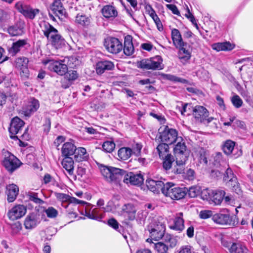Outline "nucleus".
<instances>
[{
	"instance_id": "f257e3e1",
	"label": "nucleus",
	"mask_w": 253,
	"mask_h": 253,
	"mask_svg": "<svg viewBox=\"0 0 253 253\" xmlns=\"http://www.w3.org/2000/svg\"><path fill=\"white\" fill-rule=\"evenodd\" d=\"M77 62L74 57H65L64 59L59 60H48L43 61L48 69L56 73L60 76L65 75L68 71V68H73Z\"/></svg>"
},
{
	"instance_id": "f03ea898",
	"label": "nucleus",
	"mask_w": 253,
	"mask_h": 253,
	"mask_svg": "<svg viewBox=\"0 0 253 253\" xmlns=\"http://www.w3.org/2000/svg\"><path fill=\"white\" fill-rule=\"evenodd\" d=\"M40 26L43 35L52 46L59 48L65 45V40L53 26L46 22H42Z\"/></svg>"
},
{
	"instance_id": "7ed1b4c3",
	"label": "nucleus",
	"mask_w": 253,
	"mask_h": 253,
	"mask_svg": "<svg viewBox=\"0 0 253 253\" xmlns=\"http://www.w3.org/2000/svg\"><path fill=\"white\" fill-rule=\"evenodd\" d=\"M100 171L107 181L115 183L124 181V177L126 174V171L123 169L105 166H101Z\"/></svg>"
},
{
	"instance_id": "20e7f679",
	"label": "nucleus",
	"mask_w": 253,
	"mask_h": 253,
	"mask_svg": "<svg viewBox=\"0 0 253 253\" xmlns=\"http://www.w3.org/2000/svg\"><path fill=\"white\" fill-rule=\"evenodd\" d=\"M163 194L172 200H178L183 198L186 192L184 189L176 187L172 183L167 182L163 188Z\"/></svg>"
},
{
	"instance_id": "39448f33",
	"label": "nucleus",
	"mask_w": 253,
	"mask_h": 253,
	"mask_svg": "<svg viewBox=\"0 0 253 253\" xmlns=\"http://www.w3.org/2000/svg\"><path fill=\"white\" fill-rule=\"evenodd\" d=\"M160 138L162 142L171 145L176 140H182L181 137H178L177 131L176 129L164 126V128L159 129Z\"/></svg>"
},
{
	"instance_id": "423d86ee",
	"label": "nucleus",
	"mask_w": 253,
	"mask_h": 253,
	"mask_svg": "<svg viewBox=\"0 0 253 253\" xmlns=\"http://www.w3.org/2000/svg\"><path fill=\"white\" fill-rule=\"evenodd\" d=\"M3 155L2 165L10 173H12L22 164L18 158L8 151L4 152Z\"/></svg>"
},
{
	"instance_id": "0eeeda50",
	"label": "nucleus",
	"mask_w": 253,
	"mask_h": 253,
	"mask_svg": "<svg viewBox=\"0 0 253 253\" xmlns=\"http://www.w3.org/2000/svg\"><path fill=\"white\" fill-rule=\"evenodd\" d=\"M152 239L158 241L162 239L165 232V225L158 220L154 219L147 227Z\"/></svg>"
},
{
	"instance_id": "6e6552de",
	"label": "nucleus",
	"mask_w": 253,
	"mask_h": 253,
	"mask_svg": "<svg viewBox=\"0 0 253 253\" xmlns=\"http://www.w3.org/2000/svg\"><path fill=\"white\" fill-rule=\"evenodd\" d=\"M163 59L160 56H156L149 59L142 60L139 67L147 70H161L163 68L162 65Z\"/></svg>"
},
{
	"instance_id": "1a4fd4ad",
	"label": "nucleus",
	"mask_w": 253,
	"mask_h": 253,
	"mask_svg": "<svg viewBox=\"0 0 253 253\" xmlns=\"http://www.w3.org/2000/svg\"><path fill=\"white\" fill-rule=\"evenodd\" d=\"M15 8L26 18L33 19L39 13L38 9H33L30 5L22 1H18L15 5Z\"/></svg>"
},
{
	"instance_id": "9d476101",
	"label": "nucleus",
	"mask_w": 253,
	"mask_h": 253,
	"mask_svg": "<svg viewBox=\"0 0 253 253\" xmlns=\"http://www.w3.org/2000/svg\"><path fill=\"white\" fill-rule=\"evenodd\" d=\"M104 46L106 50L110 53L117 54L123 49V44L118 39L109 37L105 39Z\"/></svg>"
},
{
	"instance_id": "9b49d317",
	"label": "nucleus",
	"mask_w": 253,
	"mask_h": 253,
	"mask_svg": "<svg viewBox=\"0 0 253 253\" xmlns=\"http://www.w3.org/2000/svg\"><path fill=\"white\" fill-rule=\"evenodd\" d=\"M25 124L24 122L18 117H14L11 121L9 131L10 137L14 140L18 139L16 134L19 133Z\"/></svg>"
},
{
	"instance_id": "f8f14e48",
	"label": "nucleus",
	"mask_w": 253,
	"mask_h": 253,
	"mask_svg": "<svg viewBox=\"0 0 253 253\" xmlns=\"http://www.w3.org/2000/svg\"><path fill=\"white\" fill-rule=\"evenodd\" d=\"M49 8L52 13L60 19L66 17V10L63 6L62 0H54L50 4Z\"/></svg>"
},
{
	"instance_id": "ddd939ff",
	"label": "nucleus",
	"mask_w": 253,
	"mask_h": 253,
	"mask_svg": "<svg viewBox=\"0 0 253 253\" xmlns=\"http://www.w3.org/2000/svg\"><path fill=\"white\" fill-rule=\"evenodd\" d=\"M27 208L23 205H17L10 210L7 216L11 220H15L23 216L26 213Z\"/></svg>"
},
{
	"instance_id": "4468645a",
	"label": "nucleus",
	"mask_w": 253,
	"mask_h": 253,
	"mask_svg": "<svg viewBox=\"0 0 253 253\" xmlns=\"http://www.w3.org/2000/svg\"><path fill=\"white\" fill-rule=\"evenodd\" d=\"M233 217L229 214L218 213L212 216V219L216 223L228 226H234L235 222L233 220Z\"/></svg>"
},
{
	"instance_id": "2eb2a0df",
	"label": "nucleus",
	"mask_w": 253,
	"mask_h": 253,
	"mask_svg": "<svg viewBox=\"0 0 253 253\" xmlns=\"http://www.w3.org/2000/svg\"><path fill=\"white\" fill-rule=\"evenodd\" d=\"M144 181L143 175L141 173L129 172L126 173L124 177V182L134 185H140Z\"/></svg>"
},
{
	"instance_id": "dca6fc26",
	"label": "nucleus",
	"mask_w": 253,
	"mask_h": 253,
	"mask_svg": "<svg viewBox=\"0 0 253 253\" xmlns=\"http://www.w3.org/2000/svg\"><path fill=\"white\" fill-rule=\"evenodd\" d=\"M146 186L149 190L154 193L158 194L160 191L163 193L165 184L162 181L148 179L146 181Z\"/></svg>"
},
{
	"instance_id": "f3484780",
	"label": "nucleus",
	"mask_w": 253,
	"mask_h": 253,
	"mask_svg": "<svg viewBox=\"0 0 253 253\" xmlns=\"http://www.w3.org/2000/svg\"><path fill=\"white\" fill-rule=\"evenodd\" d=\"M39 107V101L35 98H31L26 106L23 109V114L25 116L29 117L36 112Z\"/></svg>"
},
{
	"instance_id": "a211bd4d",
	"label": "nucleus",
	"mask_w": 253,
	"mask_h": 253,
	"mask_svg": "<svg viewBox=\"0 0 253 253\" xmlns=\"http://www.w3.org/2000/svg\"><path fill=\"white\" fill-rule=\"evenodd\" d=\"M193 114L197 121L203 122L209 116L207 109L202 106H196L193 109Z\"/></svg>"
},
{
	"instance_id": "6ab92c4d",
	"label": "nucleus",
	"mask_w": 253,
	"mask_h": 253,
	"mask_svg": "<svg viewBox=\"0 0 253 253\" xmlns=\"http://www.w3.org/2000/svg\"><path fill=\"white\" fill-rule=\"evenodd\" d=\"M114 67L113 63L108 60L98 61L95 66L96 72L98 75H101L105 71L111 70Z\"/></svg>"
},
{
	"instance_id": "aec40b11",
	"label": "nucleus",
	"mask_w": 253,
	"mask_h": 253,
	"mask_svg": "<svg viewBox=\"0 0 253 253\" xmlns=\"http://www.w3.org/2000/svg\"><path fill=\"white\" fill-rule=\"evenodd\" d=\"M179 48L178 56L181 62H186L191 57V50L190 46L186 43H183L181 46H178Z\"/></svg>"
},
{
	"instance_id": "412c9836",
	"label": "nucleus",
	"mask_w": 253,
	"mask_h": 253,
	"mask_svg": "<svg viewBox=\"0 0 253 253\" xmlns=\"http://www.w3.org/2000/svg\"><path fill=\"white\" fill-rule=\"evenodd\" d=\"M19 191L18 187L14 184H9L6 186V193L9 203L13 202L16 199Z\"/></svg>"
},
{
	"instance_id": "4be33fe9",
	"label": "nucleus",
	"mask_w": 253,
	"mask_h": 253,
	"mask_svg": "<svg viewBox=\"0 0 253 253\" xmlns=\"http://www.w3.org/2000/svg\"><path fill=\"white\" fill-rule=\"evenodd\" d=\"M76 150L77 147L73 142H67L62 147V156L64 157H70L74 155Z\"/></svg>"
},
{
	"instance_id": "5701e85b",
	"label": "nucleus",
	"mask_w": 253,
	"mask_h": 253,
	"mask_svg": "<svg viewBox=\"0 0 253 253\" xmlns=\"http://www.w3.org/2000/svg\"><path fill=\"white\" fill-rule=\"evenodd\" d=\"M39 222V218L37 215L34 213H31L26 217L24 225L26 229H31L36 227Z\"/></svg>"
},
{
	"instance_id": "b1692460",
	"label": "nucleus",
	"mask_w": 253,
	"mask_h": 253,
	"mask_svg": "<svg viewBox=\"0 0 253 253\" xmlns=\"http://www.w3.org/2000/svg\"><path fill=\"white\" fill-rule=\"evenodd\" d=\"M172 229L181 231L184 229V219H183V213L179 212L176 214L174 219L173 224L170 226Z\"/></svg>"
},
{
	"instance_id": "393cba45",
	"label": "nucleus",
	"mask_w": 253,
	"mask_h": 253,
	"mask_svg": "<svg viewBox=\"0 0 253 253\" xmlns=\"http://www.w3.org/2000/svg\"><path fill=\"white\" fill-rule=\"evenodd\" d=\"M225 195V192L223 190L213 191L210 204H213L214 205H220Z\"/></svg>"
},
{
	"instance_id": "a878e982",
	"label": "nucleus",
	"mask_w": 253,
	"mask_h": 253,
	"mask_svg": "<svg viewBox=\"0 0 253 253\" xmlns=\"http://www.w3.org/2000/svg\"><path fill=\"white\" fill-rule=\"evenodd\" d=\"M102 14L107 18H115L118 15V11L113 6L106 5L101 10Z\"/></svg>"
},
{
	"instance_id": "bb28decb",
	"label": "nucleus",
	"mask_w": 253,
	"mask_h": 253,
	"mask_svg": "<svg viewBox=\"0 0 253 253\" xmlns=\"http://www.w3.org/2000/svg\"><path fill=\"white\" fill-rule=\"evenodd\" d=\"M171 38L173 43L176 48L181 46L184 43L183 41L181 35L179 31L177 29H172L171 32Z\"/></svg>"
},
{
	"instance_id": "cd10ccee",
	"label": "nucleus",
	"mask_w": 253,
	"mask_h": 253,
	"mask_svg": "<svg viewBox=\"0 0 253 253\" xmlns=\"http://www.w3.org/2000/svg\"><path fill=\"white\" fill-rule=\"evenodd\" d=\"M61 164L63 167L67 170L69 174H73L74 170V162L71 157H64L62 161Z\"/></svg>"
},
{
	"instance_id": "c85d7f7f",
	"label": "nucleus",
	"mask_w": 253,
	"mask_h": 253,
	"mask_svg": "<svg viewBox=\"0 0 253 253\" xmlns=\"http://www.w3.org/2000/svg\"><path fill=\"white\" fill-rule=\"evenodd\" d=\"M28 44L27 40H19L12 43V46L9 49V52L12 55H15L22 48Z\"/></svg>"
},
{
	"instance_id": "c756f323",
	"label": "nucleus",
	"mask_w": 253,
	"mask_h": 253,
	"mask_svg": "<svg viewBox=\"0 0 253 253\" xmlns=\"http://www.w3.org/2000/svg\"><path fill=\"white\" fill-rule=\"evenodd\" d=\"M212 48L217 51L231 50L234 47V45L229 42H218L212 44Z\"/></svg>"
},
{
	"instance_id": "7c9ffc66",
	"label": "nucleus",
	"mask_w": 253,
	"mask_h": 253,
	"mask_svg": "<svg viewBox=\"0 0 253 253\" xmlns=\"http://www.w3.org/2000/svg\"><path fill=\"white\" fill-rule=\"evenodd\" d=\"M221 121L223 122V124L224 126H231L232 123H233V127L234 128L236 127H240L241 128L244 129L246 127V125L245 123L243 121L236 120L235 117H231L229 118V121L225 122L224 120V118H221Z\"/></svg>"
},
{
	"instance_id": "2f4dec72",
	"label": "nucleus",
	"mask_w": 253,
	"mask_h": 253,
	"mask_svg": "<svg viewBox=\"0 0 253 253\" xmlns=\"http://www.w3.org/2000/svg\"><path fill=\"white\" fill-rule=\"evenodd\" d=\"M134 51V47L130 39V37H126L124 42V53L126 56L132 54Z\"/></svg>"
},
{
	"instance_id": "473e14b6",
	"label": "nucleus",
	"mask_w": 253,
	"mask_h": 253,
	"mask_svg": "<svg viewBox=\"0 0 253 253\" xmlns=\"http://www.w3.org/2000/svg\"><path fill=\"white\" fill-rule=\"evenodd\" d=\"M169 145L168 143L164 142L159 144L156 148L157 151L159 154V157L162 159L170 155L169 153Z\"/></svg>"
},
{
	"instance_id": "72a5a7b5",
	"label": "nucleus",
	"mask_w": 253,
	"mask_h": 253,
	"mask_svg": "<svg viewBox=\"0 0 253 253\" xmlns=\"http://www.w3.org/2000/svg\"><path fill=\"white\" fill-rule=\"evenodd\" d=\"M74 154V160L77 162H80L85 160L86 157V151L84 148L79 147L75 152Z\"/></svg>"
},
{
	"instance_id": "f704fd0d",
	"label": "nucleus",
	"mask_w": 253,
	"mask_h": 253,
	"mask_svg": "<svg viewBox=\"0 0 253 253\" xmlns=\"http://www.w3.org/2000/svg\"><path fill=\"white\" fill-rule=\"evenodd\" d=\"M118 156L122 160H126L131 156V149L128 147H122L119 150Z\"/></svg>"
},
{
	"instance_id": "c9c22d12",
	"label": "nucleus",
	"mask_w": 253,
	"mask_h": 253,
	"mask_svg": "<svg viewBox=\"0 0 253 253\" xmlns=\"http://www.w3.org/2000/svg\"><path fill=\"white\" fill-rule=\"evenodd\" d=\"M11 12L8 10L0 9V25L8 23L11 18Z\"/></svg>"
},
{
	"instance_id": "e433bc0d",
	"label": "nucleus",
	"mask_w": 253,
	"mask_h": 253,
	"mask_svg": "<svg viewBox=\"0 0 253 253\" xmlns=\"http://www.w3.org/2000/svg\"><path fill=\"white\" fill-rule=\"evenodd\" d=\"M230 253H248L247 248L239 244L233 243L229 248Z\"/></svg>"
},
{
	"instance_id": "4c0bfd02",
	"label": "nucleus",
	"mask_w": 253,
	"mask_h": 253,
	"mask_svg": "<svg viewBox=\"0 0 253 253\" xmlns=\"http://www.w3.org/2000/svg\"><path fill=\"white\" fill-rule=\"evenodd\" d=\"M122 210L124 212L129 214V219L133 220L135 218L136 209L134 205L132 204H125L122 208Z\"/></svg>"
},
{
	"instance_id": "58836bf2",
	"label": "nucleus",
	"mask_w": 253,
	"mask_h": 253,
	"mask_svg": "<svg viewBox=\"0 0 253 253\" xmlns=\"http://www.w3.org/2000/svg\"><path fill=\"white\" fill-rule=\"evenodd\" d=\"M8 33L12 36L21 35L23 33V28L18 24L9 27L7 29Z\"/></svg>"
},
{
	"instance_id": "ea45409f",
	"label": "nucleus",
	"mask_w": 253,
	"mask_h": 253,
	"mask_svg": "<svg viewBox=\"0 0 253 253\" xmlns=\"http://www.w3.org/2000/svg\"><path fill=\"white\" fill-rule=\"evenodd\" d=\"M226 182L228 186L231 187L233 191L235 193L238 195H240L241 193V190L239 187V183L237 182L236 177L232 178V179H230Z\"/></svg>"
},
{
	"instance_id": "a19ab883",
	"label": "nucleus",
	"mask_w": 253,
	"mask_h": 253,
	"mask_svg": "<svg viewBox=\"0 0 253 253\" xmlns=\"http://www.w3.org/2000/svg\"><path fill=\"white\" fill-rule=\"evenodd\" d=\"M235 146V143L234 141L231 140H227L225 142L223 146V151L226 155H230L232 153Z\"/></svg>"
},
{
	"instance_id": "79ce46f5",
	"label": "nucleus",
	"mask_w": 253,
	"mask_h": 253,
	"mask_svg": "<svg viewBox=\"0 0 253 253\" xmlns=\"http://www.w3.org/2000/svg\"><path fill=\"white\" fill-rule=\"evenodd\" d=\"M29 62L28 59L25 57H18L15 60V64L17 68L20 70L26 68Z\"/></svg>"
},
{
	"instance_id": "37998d69",
	"label": "nucleus",
	"mask_w": 253,
	"mask_h": 253,
	"mask_svg": "<svg viewBox=\"0 0 253 253\" xmlns=\"http://www.w3.org/2000/svg\"><path fill=\"white\" fill-rule=\"evenodd\" d=\"M76 22L81 25L85 26L90 23V19L85 15L78 14L76 18Z\"/></svg>"
},
{
	"instance_id": "c03bdc74",
	"label": "nucleus",
	"mask_w": 253,
	"mask_h": 253,
	"mask_svg": "<svg viewBox=\"0 0 253 253\" xmlns=\"http://www.w3.org/2000/svg\"><path fill=\"white\" fill-rule=\"evenodd\" d=\"M163 77L164 79H166L169 81H170L173 82H178L183 84H185L187 83V81L185 79L179 78L176 76L170 75V74H163Z\"/></svg>"
},
{
	"instance_id": "a18cd8bd",
	"label": "nucleus",
	"mask_w": 253,
	"mask_h": 253,
	"mask_svg": "<svg viewBox=\"0 0 253 253\" xmlns=\"http://www.w3.org/2000/svg\"><path fill=\"white\" fill-rule=\"evenodd\" d=\"M178 142L174 148V154H178L181 153H185L186 150V146L185 143L183 142V140H177Z\"/></svg>"
},
{
	"instance_id": "49530a36",
	"label": "nucleus",
	"mask_w": 253,
	"mask_h": 253,
	"mask_svg": "<svg viewBox=\"0 0 253 253\" xmlns=\"http://www.w3.org/2000/svg\"><path fill=\"white\" fill-rule=\"evenodd\" d=\"M163 162V168L166 170H169L171 168L172 163L174 162V160L173 156L170 154L168 157H164Z\"/></svg>"
},
{
	"instance_id": "de8ad7c7",
	"label": "nucleus",
	"mask_w": 253,
	"mask_h": 253,
	"mask_svg": "<svg viewBox=\"0 0 253 253\" xmlns=\"http://www.w3.org/2000/svg\"><path fill=\"white\" fill-rule=\"evenodd\" d=\"M175 163L176 165L172 168V172L175 174L183 173L185 170V164L176 161Z\"/></svg>"
},
{
	"instance_id": "09e8293b",
	"label": "nucleus",
	"mask_w": 253,
	"mask_h": 253,
	"mask_svg": "<svg viewBox=\"0 0 253 253\" xmlns=\"http://www.w3.org/2000/svg\"><path fill=\"white\" fill-rule=\"evenodd\" d=\"M115 148V144L112 141H106L102 145L103 150L107 153H111Z\"/></svg>"
},
{
	"instance_id": "8fccbe9b",
	"label": "nucleus",
	"mask_w": 253,
	"mask_h": 253,
	"mask_svg": "<svg viewBox=\"0 0 253 253\" xmlns=\"http://www.w3.org/2000/svg\"><path fill=\"white\" fill-rule=\"evenodd\" d=\"M213 191L209 189H203L201 192V198L205 201H207L210 204V202L211 200V197Z\"/></svg>"
},
{
	"instance_id": "3c124183",
	"label": "nucleus",
	"mask_w": 253,
	"mask_h": 253,
	"mask_svg": "<svg viewBox=\"0 0 253 253\" xmlns=\"http://www.w3.org/2000/svg\"><path fill=\"white\" fill-rule=\"evenodd\" d=\"M231 101L233 105L236 108H240L243 105V103L242 99L237 94H234L231 98Z\"/></svg>"
},
{
	"instance_id": "603ef678",
	"label": "nucleus",
	"mask_w": 253,
	"mask_h": 253,
	"mask_svg": "<svg viewBox=\"0 0 253 253\" xmlns=\"http://www.w3.org/2000/svg\"><path fill=\"white\" fill-rule=\"evenodd\" d=\"M155 248L159 253H166L169 249L168 246L162 242H158L155 244Z\"/></svg>"
},
{
	"instance_id": "864d4df0",
	"label": "nucleus",
	"mask_w": 253,
	"mask_h": 253,
	"mask_svg": "<svg viewBox=\"0 0 253 253\" xmlns=\"http://www.w3.org/2000/svg\"><path fill=\"white\" fill-rule=\"evenodd\" d=\"M47 216L50 218H54L57 217L58 212L52 207H48L44 211Z\"/></svg>"
},
{
	"instance_id": "5fc2aeb1",
	"label": "nucleus",
	"mask_w": 253,
	"mask_h": 253,
	"mask_svg": "<svg viewBox=\"0 0 253 253\" xmlns=\"http://www.w3.org/2000/svg\"><path fill=\"white\" fill-rule=\"evenodd\" d=\"M176 157V162H178L184 164H186V162L188 159V155L185 153L175 154Z\"/></svg>"
},
{
	"instance_id": "6e6d98bb",
	"label": "nucleus",
	"mask_w": 253,
	"mask_h": 253,
	"mask_svg": "<svg viewBox=\"0 0 253 253\" xmlns=\"http://www.w3.org/2000/svg\"><path fill=\"white\" fill-rule=\"evenodd\" d=\"M213 215V211L211 210H202L199 213V216L201 219H206L211 217H212Z\"/></svg>"
},
{
	"instance_id": "4d7b16f0",
	"label": "nucleus",
	"mask_w": 253,
	"mask_h": 253,
	"mask_svg": "<svg viewBox=\"0 0 253 253\" xmlns=\"http://www.w3.org/2000/svg\"><path fill=\"white\" fill-rule=\"evenodd\" d=\"M142 148V145L139 143H136L132 146L131 149V155H134L136 157L140 156L141 151Z\"/></svg>"
},
{
	"instance_id": "13d9d810",
	"label": "nucleus",
	"mask_w": 253,
	"mask_h": 253,
	"mask_svg": "<svg viewBox=\"0 0 253 253\" xmlns=\"http://www.w3.org/2000/svg\"><path fill=\"white\" fill-rule=\"evenodd\" d=\"M28 196L29 200L36 204H41L43 201L38 197V194L34 192H29Z\"/></svg>"
},
{
	"instance_id": "bf43d9fd",
	"label": "nucleus",
	"mask_w": 253,
	"mask_h": 253,
	"mask_svg": "<svg viewBox=\"0 0 253 253\" xmlns=\"http://www.w3.org/2000/svg\"><path fill=\"white\" fill-rule=\"evenodd\" d=\"M188 194L191 198L196 197L200 194V189L197 187H191L189 188Z\"/></svg>"
},
{
	"instance_id": "052dcab7",
	"label": "nucleus",
	"mask_w": 253,
	"mask_h": 253,
	"mask_svg": "<svg viewBox=\"0 0 253 253\" xmlns=\"http://www.w3.org/2000/svg\"><path fill=\"white\" fill-rule=\"evenodd\" d=\"M240 93L248 103L250 105L253 104V98L248 91L242 90V91H240Z\"/></svg>"
},
{
	"instance_id": "680f3d73",
	"label": "nucleus",
	"mask_w": 253,
	"mask_h": 253,
	"mask_svg": "<svg viewBox=\"0 0 253 253\" xmlns=\"http://www.w3.org/2000/svg\"><path fill=\"white\" fill-rule=\"evenodd\" d=\"M185 16L190 20V21L192 22L193 24L194 25V26L196 27L197 29H198V26L196 22V20L194 16L193 15V14H192V13H191V12L190 11V10L189 9L188 7H187V13H185Z\"/></svg>"
},
{
	"instance_id": "e2e57ef3",
	"label": "nucleus",
	"mask_w": 253,
	"mask_h": 253,
	"mask_svg": "<svg viewBox=\"0 0 253 253\" xmlns=\"http://www.w3.org/2000/svg\"><path fill=\"white\" fill-rule=\"evenodd\" d=\"M185 178L189 180H192L195 178V171L193 169H187L186 172L183 173Z\"/></svg>"
},
{
	"instance_id": "0e129e2a",
	"label": "nucleus",
	"mask_w": 253,
	"mask_h": 253,
	"mask_svg": "<svg viewBox=\"0 0 253 253\" xmlns=\"http://www.w3.org/2000/svg\"><path fill=\"white\" fill-rule=\"evenodd\" d=\"M66 76L69 81H74L78 77V74L76 71H67Z\"/></svg>"
},
{
	"instance_id": "69168bd1",
	"label": "nucleus",
	"mask_w": 253,
	"mask_h": 253,
	"mask_svg": "<svg viewBox=\"0 0 253 253\" xmlns=\"http://www.w3.org/2000/svg\"><path fill=\"white\" fill-rule=\"evenodd\" d=\"M235 177V176L234 175L232 170L230 168H228L226 169L225 173L224 176V180L225 181H227L230 179H232V178H233Z\"/></svg>"
},
{
	"instance_id": "338daca9",
	"label": "nucleus",
	"mask_w": 253,
	"mask_h": 253,
	"mask_svg": "<svg viewBox=\"0 0 253 253\" xmlns=\"http://www.w3.org/2000/svg\"><path fill=\"white\" fill-rule=\"evenodd\" d=\"M100 209L97 208H94L91 210L92 214L95 217V218H94L95 220H100L103 217V215L100 213Z\"/></svg>"
},
{
	"instance_id": "774afa93",
	"label": "nucleus",
	"mask_w": 253,
	"mask_h": 253,
	"mask_svg": "<svg viewBox=\"0 0 253 253\" xmlns=\"http://www.w3.org/2000/svg\"><path fill=\"white\" fill-rule=\"evenodd\" d=\"M108 224L116 230L119 229V224L114 218H110L108 220Z\"/></svg>"
}]
</instances>
